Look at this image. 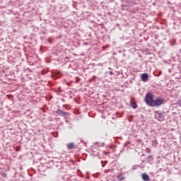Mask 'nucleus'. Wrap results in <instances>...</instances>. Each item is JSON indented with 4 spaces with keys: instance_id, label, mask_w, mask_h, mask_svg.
Wrapping results in <instances>:
<instances>
[{
    "instance_id": "obj_1",
    "label": "nucleus",
    "mask_w": 181,
    "mask_h": 181,
    "mask_svg": "<svg viewBox=\"0 0 181 181\" xmlns=\"http://www.w3.org/2000/svg\"><path fill=\"white\" fill-rule=\"evenodd\" d=\"M145 101L147 105L152 107L153 105V95L151 93H147L145 98Z\"/></svg>"
},
{
    "instance_id": "obj_2",
    "label": "nucleus",
    "mask_w": 181,
    "mask_h": 181,
    "mask_svg": "<svg viewBox=\"0 0 181 181\" xmlns=\"http://www.w3.org/2000/svg\"><path fill=\"white\" fill-rule=\"evenodd\" d=\"M155 118L158 119V121H163L165 119V116H163V113L160 112H156Z\"/></svg>"
},
{
    "instance_id": "obj_3",
    "label": "nucleus",
    "mask_w": 181,
    "mask_h": 181,
    "mask_svg": "<svg viewBox=\"0 0 181 181\" xmlns=\"http://www.w3.org/2000/svg\"><path fill=\"white\" fill-rule=\"evenodd\" d=\"M163 104V99H156L153 101L152 107H159Z\"/></svg>"
},
{
    "instance_id": "obj_4",
    "label": "nucleus",
    "mask_w": 181,
    "mask_h": 181,
    "mask_svg": "<svg viewBox=\"0 0 181 181\" xmlns=\"http://www.w3.org/2000/svg\"><path fill=\"white\" fill-rule=\"evenodd\" d=\"M141 81H144V83H146L148 81V74H142L141 75Z\"/></svg>"
},
{
    "instance_id": "obj_5",
    "label": "nucleus",
    "mask_w": 181,
    "mask_h": 181,
    "mask_svg": "<svg viewBox=\"0 0 181 181\" xmlns=\"http://www.w3.org/2000/svg\"><path fill=\"white\" fill-rule=\"evenodd\" d=\"M141 177H142L143 180H144V181L151 180V178L149 177V175H148V174H146V173H143L141 175Z\"/></svg>"
},
{
    "instance_id": "obj_6",
    "label": "nucleus",
    "mask_w": 181,
    "mask_h": 181,
    "mask_svg": "<svg viewBox=\"0 0 181 181\" xmlns=\"http://www.w3.org/2000/svg\"><path fill=\"white\" fill-rule=\"evenodd\" d=\"M57 114H60L63 117H64V115H67V113H66L64 111H62L61 110H57Z\"/></svg>"
},
{
    "instance_id": "obj_7",
    "label": "nucleus",
    "mask_w": 181,
    "mask_h": 181,
    "mask_svg": "<svg viewBox=\"0 0 181 181\" xmlns=\"http://www.w3.org/2000/svg\"><path fill=\"white\" fill-rule=\"evenodd\" d=\"M67 148L68 149H73V148H74V144L69 143V144H67Z\"/></svg>"
},
{
    "instance_id": "obj_8",
    "label": "nucleus",
    "mask_w": 181,
    "mask_h": 181,
    "mask_svg": "<svg viewBox=\"0 0 181 181\" xmlns=\"http://www.w3.org/2000/svg\"><path fill=\"white\" fill-rule=\"evenodd\" d=\"M131 107H132V108H134V109H135V108H137L138 105H136V103H132Z\"/></svg>"
},
{
    "instance_id": "obj_9",
    "label": "nucleus",
    "mask_w": 181,
    "mask_h": 181,
    "mask_svg": "<svg viewBox=\"0 0 181 181\" xmlns=\"http://www.w3.org/2000/svg\"><path fill=\"white\" fill-rule=\"evenodd\" d=\"M117 179H118V180H124V177H122V176H121V175H119V176L117 177Z\"/></svg>"
},
{
    "instance_id": "obj_10",
    "label": "nucleus",
    "mask_w": 181,
    "mask_h": 181,
    "mask_svg": "<svg viewBox=\"0 0 181 181\" xmlns=\"http://www.w3.org/2000/svg\"><path fill=\"white\" fill-rule=\"evenodd\" d=\"M177 105H180L181 107V98L177 100Z\"/></svg>"
},
{
    "instance_id": "obj_11",
    "label": "nucleus",
    "mask_w": 181,
    "mask_h": 181,
    "mask_svg": "<svg viewBox=\"0 0 181 181\" xmlns=\"http://www.w3.org/2000/svg\"><path fill=\"white\" fill-rule=\"evenodd\" d=\"M110 74L111 76H112V74H114V73H113L112 71H110Z\"/></svg>"
},
{
    "instance_id": "obj_12",
    "label": "nucleus",
    "mask_w": 181,
    "mask_h": 181,
    "mask_svg": "<svg viewBox=\"0 0 181 181\" xmlns=\"http://www.w3.org/2000/svg\"><path fill=\"white\" fill-rule=\"evenodd\" d=\"M106 47H103V50H105Z\"/></svg>"
},
{
    "instance_id": "obj_13",
    "label": "nucleus",
    "mask_w": 181,
    "mask_h": 181,
    "mask_svg": "<svg viewBox=\"0 0 181 181\" xmlns=\"http://www.w3.org/2000/svg\"><path fill=\"white\" fill-rule=\"evenodd\" d=\"M151 150L147 151V152H150Z\"/></svg>"
},
{
    "instance_id": "obj_14",
    "label": "nucleus",
    "mask_w": 181,
    "mask_h": 181,
    "mask_svg": "<svg viewBox=\"0 0 181 181\" xmlns=\"http://www.w3.org/2000/svg\"><path fill=\"white\" fill-rule=\"evenodd\" d=\"M105 47H106V48L108 47V45H107Z\"/></svg>"
}]
</instances>
